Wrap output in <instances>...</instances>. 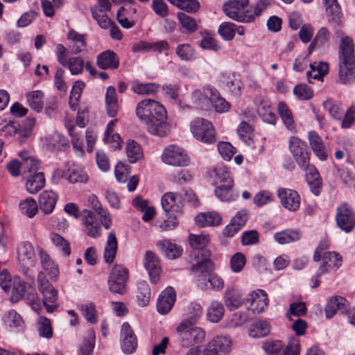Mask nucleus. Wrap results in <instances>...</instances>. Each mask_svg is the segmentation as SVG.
<instances>
[{"mask_svg":"<svg viewBox=\"0 0 355 355\" xmlns=\"http://www.w3.org/2000/svg\"><path fill=\"white\" fill-rule=\"evenodd\" d=\"M335 218L337 226L346 233L350 232L355 225L354 213L347 203L337 207Z\"/></svg>","mask_w":355,"mask_h":355,"instance_id":"9","label":"nucleus"},{"mask_svg":"<svg viewBox=\"0 0 355 355\" xmlns=\"http://www.w3.org/2000/svg\"><path fill=\"white\" fill-rule=\"evenodd\" d=\"M89 202L92 207V211L95 212L99 218H102V223L105 229L108 230L112 225V217L108 211L104 209L101 202L98 201L97 197L94 195H92L89 197Z\"/></svg>","mask_w":355,"mask_h":355,"instance_id":"26","label":"nucleus"},{"mask_svg":"<svg viewBox=\"0 0 355 355\" xmlns=\"http://www.w3.org/2000/svg\"><path fill=\"white\" fill-rule=\"evenodd\" d=\"M128 275V270L125 268L119 265L114 266L108 279L110 291L114 293L123 294Z\"/></svg>","mask_w":355,"mask_h":355,"instance_id":"10","label":"nucleus"},{"mask_svg":"<svg viewBox=\"0 0 355 355\" xmlns=\"http://www.w3.org/2000/svg\"><path fill=\"white\" fill-rule=\"evenodd\" d=\"M171 4L177 6L178 8L185 10L188 12H196L199 7V3L197 0H167Z\"/></svg>","mask_w":355,"mask_h":355,"instance_id":"57","label":"nucleus"},{"mask_svg":"<svg viewBox=\"0 0 355 355\" xmlns=\"http://www.w3.org/2000/svg\"><path fill=\"white\" fill-rule=\"evenodd\" d=\"M270 330V327L266 321H258L252 325L249 330V336L254 338L266 336Z\"/></svg>","mask_w":355,"mask_h":355,"instance_id":"50","label":"nucleus"},{"mask_svg":"<svg viewBox=\"0 0 355 355\" xmlns=\"http://www.w3.org/2000/svg\"><path fill=\"white\" fill-rule=\"evenodd\" d=\"M84 231L89 237L97 238L102 234V218H99L95 212L87 209L83 210Z\"/></svg>","mask_w":355,"mask_h":355,"instance_id":"12","label":"nucleus"},{"mask_svg":"<svg viewBox=\"0 0 355 355\" xmlns=\"http://www.w3.org/2000/svg\"><path fill=\"white\" fill-rule=\"evenodd\" d=\"M216 131L211 121L201 119V142L211 144L216 142Z\"/></svg>","mask_w":355,"mask_h":355,"instance_id":"37","label":"nucleus"},{"mask_svg":"<svg viewBox=\"0 0 355 355\" xmlns=\"http://www.w3.org/2000/svg\"><path fill=\"white\" fill-rule=\"evenodd\" d=\"M278 113L288 130H292L295 128V122L287 105L284 102H279L277 105Z\"/></svg>","mask_w":355,"mask_h":355,"instance_id":"47","label":"nucleus"},{"mask_svg":"<svg viewBox=\"0 0 355 355\" xmlns=\"http://www.w3.org/2000/svg\"><path fill=\"white\" fill-rule=\"evenodd\" d=\"M45 185L44 173L39 172L31 175L26 182V191L31 194H35L41 190Z\"/></svg>","mask_w":355,"mask_h":355,"instance_id":"39","label":"nucleus"},{"mask_svg":"<svg viewBox=\"0 0 355 355\" xmlns=\"http://www.w3.org/2000/svg\"><path fill=\"white\" fill-rule=\"evenodd\" d=\"M28 105L37 112H40L44 106V93L40 90L31 92L26 94Z\"/></svg>","mask_w":355,"mask_h":355,"instance_id":"44","label":"nucleus"},{"mask_svg":"<svg viewBox=\"0 0 355 355\" xmlns=\"http://www.w3.org/2000/svg\"><path fill=\"white\" fill-rule=\"evenodd\" d=\"M289 150L300 168H304L311 165V153L308 150L307 146L304 141L296 137H291L289 140Z\"/></svg>","mask_w":355,"mask_h":355,"instance_id":"7","label":"nucleus"},{"mask_svg":"<svg viewBox=\"0 0 355 355\" xmlns=\"http://www.w3.org/2000/svg\"><path fill=\"white\" fill-rule=\"evenodd\" d=\"M125 150L127 157L130 163H136L143 157V152L141 146L135 141H128Z\"/></svg>","mask_w":355,"mask_h":355,"instance_id":"48","label":"nucleus"},{"mask_svg":"<svg viewBox=\"0 0 355 355\" xmlns=\"http://www.w3.org/2000/svg\"><path fill=\"white\" fill-rule=\"evenodd\" d=\"M259 292L261 293L262 296L263 297V300H259L258 294L257 293H252L250 294V298L248 299V300H251V306L252 311L253 312H261L264 310V309L268 305V300L266 297V293L264 291L260 290Z\"/></svg>","mask_w":355,"mask_h":355,"instance_id":"55","label":"nucleus"},{"mask_svg":"<svg viewBox=\"0 0 355 355\" xmlns=\"http://www.w3.org/2000/svg\"><path fill=\"white\" fill-rule=\"evenodd\" d=\"M237 133L240 139L248 146L253 143V128L246 121H242L237 128Z\"/></svg>","mask_w":355,"mask_h":355,"instance_id":"49","label":"nucleus"},{"mask_svg":"<svg viewBox=\"0 0 355 355\" xmlns=\"http://www.w3.org/2000/svg\"><path fill=\"white\" fill-rule=\"evenodd\" d=\"M218 94L219 92L216 88L210 85L205 86L201 92V110L211 112V105Z\"/></svg>","mask_w":355,"mask_h":355,"instance_id":"33","label":"nucleus"},{"mask_svg":"<svg viewBox=\"0 0 355 355\" xmlns=\"http://www.w3.org/2000/svg\"><path fill=\"white\" fill-rule=\"evenodd\" d=\"M210 254L209 250H201V278L215 272V264L209 259Z\"/></svg>","mask_w":355,"mask_h":355,"instance_id":"54","label":"nucleus"},{"mask_svg":"<svg viewBox=\"0 0 355 355\" xmlns=\"http://www.w3.org/2000/svg\"><path fill=\"white\" fill-rule=\"evenodd\" d=\"M338 58L340 83L348 84L353 82L355 78L354 44L349 36H343L340 40Z\"/></svg>","mask_w":355,"mask_h":355,"instance_id":"3","label":"nucleus"},{"mask_svg":"<svg viewBox=\"0 0 355 355\" xmlns=\"http://www.w3.org/2000/svg\"><path fill=\"white\" fill-rule=\"evenodd\" d=\"M66 177L71 183H85L89 178L87 174L80 168L74 166L69 169V173L64 174V171L60 169H56L53 172L52 179L54 182H58L61 178Z\"/></svg>","mask_w":355,"mask_h":355,"instance_id":"18","label":"nucleus"},{"mask_svg":"<svg viewBox=\"0 0 355 355\" xmlns=\"http://www.w3.org/2000/svg\"><path fill=\"white\" fill-rule=\"evenodd\" d=\"M224 313L225 308L223 304L217 300H214L207 308V319L211 322L218 323L222 320Z\"/></svg>","mask_w":355,"mask_h":355,"instance_id":"38","label":"nucleus"},{"mask_svg":"<svg viewBox=\"0 0 355 355\" xmlns=\"http://www.w3.org/2000/svg\"><path fill=\"white\" fill-rule=\"evenodd\" d=\"M187 317L178 325L176 331L180 334L181 345L189 349L187 355H200L199 335L200 304L191 303L187 308Z\"/></svg>","mask_w":355,"mask_h":355,"instance_id":"2","label":"nucleus"},{"mask_svg":"<svg viewBox=\"0 0 355 355\" xmlns=\"http://www.w3.org/2000/svg\"><path fill=\"white\" fill-rule=\"evenodd\" d=\"M324 108L330 115L336 120H341L344 114V110L340 105L335 103L331 100H327L323 103Z\"/></svg>","mask_w":355,"mask_h":355,"instance_id":"58","label":"nucleus"},{"mask_svg":"<svg viewBox=\"0 0 355 355\" xmlns=\"http://www.w3.org/2000/svg\"><path fill=\"white\" fill-rule=\"evenodd\" d=\"M58 200V195L52 190H45L39 197L40 208L45 214H50L53 211L56 202Z\"/></svg>","mask_w":355,"mask_h":355,"instance_id":"27","label":"nucleus"},{"mask_svg":"<svg viewBox=\"0 0 355 355\" xmlns=\"http://www.w3.org/2000/svg\"><path fill=\"white\" fill-rule=\"evenodd\" d=\"M309 66L311 71L306 72V77L309 83H311V79L322 80L329 70V64L327 62L311 63Z\"/></svg>","mask_w":355,"mask_h":355,"instance_id":"41","label":"nucleus"},{"mask_svg":"<svg viewBox=\"0 0 355 355\" xmlns=\"http://www.w3.org/2000/svg\"><path fill=\"white\" fill-rule=\"evenodd\" d=\"M231 349V340L227 336H219L214 338L203 352V355H220L228 354Z\"/></svg>","mask_w":355,"mask_h":355,"instance_id":"16","label":"nucleus"},{"mask_svg":"<svg viewBox=\"0 0 355 355\" xmlns=\"http://www.w3.org/2000/svg\"><path fill=\"white\" fill-rule=\"evenodd\" d=\"M300 238L301 234L297 230H285L277 232L274 236L275 241L282 245L299 241Z\"/></svg>","mask_w":355,"mask_h":355,"instance_id":"42","label":"nucleus"},{"mask_svg":"<svg viewBox=\"0 0 355 355\" xmlns=\"http://www.w3.org/2000/svg\"><path fill=\"white\" fill-rule=\"evenodd\" d=\"M218 150L221 157L226 161H230L236 153V148L229 142H219Z\"/></svg>","mask_w":355,"mask_h":355,"instance_id":"62","label":"nucleus"},{"mask_svg":"<svg viewBox=\"0 0 355 355\" xmlns=\"http://www.w3.org/2000/svg\"><path fill=\"white\" fill-rule=\"evenodd\" d=\"M83 316L87 322L95 324L97 322V311L93 302H86L80 306Z\"/></svg>","mask_w":355,"mask_h":355,"instance_id":"56","label":"nucleus"},{"mask_svg":"<svg viewBox=\"0 0 355 355\" xmlns=\"http://www.w3.org/2000/svg\"><path fill=\"white\" fill-rule=\"evenodd\" d=\"M175 291L173 288L171 286L167 287L161 293L158 297L157 303V311L162 315L168 313L175 303Z\"/></svg>","mask_w":355,"mask_h":355,"instance_id":"20","label":"nucleus"},{"mask_svg":"<svg viewBox=\"0 0 355 355\" xmlns=\"http://www.w3.org/2000/svg\"><path fill=\"white\" fill-rule=\"evenodd\" d=\"M70 41L69 48L73 54L77 55L87 51L86 35L71 29L67 36Z\"/></svg>","mask_w":355,"mask_h":355,"instance_id":"24","label":"nucleus"},{"mask_svg":"<svg viewBox=\"0 0 355 355\" xmlns=\"http://www.w3.org/2000/svg\"><path fill=\"white\" fill-rule=\"evenodd\" d=\"M162 161L174 166H186L189 164V158L185 150L178 146L172 144L167 146L162 153Z\"/></svg>","mask_w":355,"mask_h":355,"instance_id":"8","label":"nucleus"},{"mask_svg":"<svg viewBox=\"0 0 355 355\" xmlns=\"http://www.w3.org/2000/svg\"><path fill=\"white\" fill-rule=\"evenodd\" d=\"M162 207L166 213L174 212L181 214L183 207L182 196L176 193L168 192L165 193L161 200Z\"/></svg>","mask_w":355,"mask_h":355,"instance_id":"19","label":"nucleus"},{"mask_svg":"<svg viewBox=\"0 0 355 355\" xmlns=\"http://www.w3.org/2000/svg\"><path fill=\"white\" fill-rule=\"evenodd\" d=\"M144 265L149 275L151 282L153 284L157 283L159 280L162 268L159 260L153 252L150 250L146 252Z\"/></svg>","mask_w":355,"mask_h":355,"instance_id":"17","label":"nucleus"},{"mask_svg":"<svg viewBox=\"0 0 355 355\" xmlns=\"http://www.w3.org/2000/svg\"><path fill=\"white\" fill-rule=\"evenodd\" d=\"M40 259L43 269L47 272L51 279L55 280L59 274L57 265L50 259L46 253L42 251L40 252Z\"/></svg>","mask_w":355,"mask_h":355,"instance_id":"45","label":"nucleus"},{"mask_svg":"<svg viewBox=\"0 0 355 355\" xmlns=\"http://www.w3.org/2000/svg\"><path fill=\"white\" fill-rule=\"evenodd\" d=\"M326 15L330 23L338 25L341 21V10L337 0H322Z\"/></svg>","mask_w":355,"mask_h":355,"instance_id":"32","label":"nucleus"},{"mask_svg":"<svg viewBox=\"0 0 355 355\" xmlns=\"http://www.w3.org/2000/svg\"><path fill=\"white\" fill-rule=\"evenodd\" d=\"M96 336L94 331L89 330L80 346V352L82 355H92L95 346Z\"/></svg>","mask_w":355,"mask_h":355,"instance_id":"53","label":"nucleus"},{"mask_svg":"<svg viewBox=\"0 0 355 355\" xmlns=\"http://www.w3.org/2000/svg\"><path fill=\"white\" fill-rule=\"evenodd\" d=\"M138 293L137 297L138 299L139 305L141 306H146L150 298V289L146 282L142 281L138 283Z\"/></svg>","mask_w":355,"mask_h":355,"instance_id":"52","label":"nucleus"},{"mask_svg":"<svg viewBox=\"0 0 355 355\" xmlns=\"http://www.w3.org/2000/svg\"><path fill=\"white\" fill-rule=\"evenodd\" d=\"M68 146L66 138L59 132H55L48 138L47 146L51 151H60Z\"/></svg>","mask_w":355,"mask_h":355,"instance_id":"46","label":"nucleus"},{"mask_svg":"<svg viewBox=\"0 0 355 355\" xmlns=\"http://www.w3.org/2000/svg\"><path fill=\"white\" fill-rule=\"evenodd\" d=\"M205 179L213 185L234 182L231 171L224 165H218L209 169L206 173Z\"/></svg>","mask_w":355,"mask_h":355,"instance_id":"13","label":"nucleus"},{"mask_svg":"<svg viewBox=\"0 0 355 355\" xmlns=\"http://www.w3.org/2000/svg\"><path fill=\"white\" fill-rule=\"evenodd\" d=\"M24 275L26 277L27 283H25L19 277H14V282L10 290L12 291L10 300L12 302H17L25 298L32 308L37 311L40 306V299L33 287L35 278L29 273Z\"/></svg>","mask_w":355,"mask_h":355,"instance_id":"4","label":"nucleus"},{"mask_svg":"<svg viewBox=\"0 0 355 355\" xmlns=\"http://www.w3.org/2000/svg\"><path fill=\"white\" fill-rule=\"evenodd\" d=\"M225 286L223 279L216 272L206 275L201 278V288L205 291H220Z\"/></svg>","mask_w":355,"mask_h":355,"instance_id":"29","label":"nucleus"},{"mask_svg":"<svg viewBox=\"0 0 355 355\" xmlns=\"http://www.w3.org/2000/svg\"><path fill=\"white\" fill-rule=\"evenodd\" d=\"M348 304L346 299L340 296H335L329 300L325 307L326 317L332 318L338 311L341 313L347 311Z\"/></svg>","mask_w":355,"mask_h":355,"instance_id":"31","label":"nucleus"},{"mask_svg":"<svg viewBox=\"0 0 355 355\" xmlns=\"http://www.w3.org/2000/svg\"><path fill=\"white\" fill-rule=\"evenodd\" d=\"M236 31V25L232 22H223L219 27L218 32L220 35L227 41L232 40Z\"/></svg>","mask_w":355,"mask_h":355,"instance_id":"59","label":"nucleus"},{"mask_svg":"<svg viewBox=\"0 0 355 355\" xmlns=\"http://www.w3.org/2000/svg\"><path fill=\"white\" fill-rule=\"evenodd\" d=\"M223 11L229 18L240 22H251L254 19L249 0H228L223 6Z\"/></svg>","mask_w":355,"mask_h":355,"instance_id":"5","label":"nucleus"},{"mask_svg":"<svg viewBox=\"0 0 355 355\" xmlns=\"http://www.w3.org/2000/svg\"><path fill=\"white\" fill-rule=\"evenodd\" d=\"M224 302L226 307L230 311H233L244 303V299L238 289L228 286L224 293Z\"/></svg>","mask_w":355,"mask_h":355,"instance_id":"25","label":"nucleus"},{"mask_svg":"<svg viewBox=\"0 0 355 355\" xmlns=\"http://www.w3.org/2000/svg\"><path fill=\"white\" fill-rule=\"evenodd\" d=\"M38 288L43 295V304L46 311L53 312L58 308V291L49 283L44 272H40L37 277Z\"/></svg>","mask_w":355,"mask_h":355,"instance_id":"6","label":"nucleus"},{"mask_svg":"<svg viewBox=\"0 0 355 355\" xmlns=\"http://www.w3.org/2000/svg\"><path fill=\"white\" fill-rule=\"evenodd\" d=\"M96 64L101 69H116L119 66V59L113 51L107 50L97 56Z\"/></svg>","mask_w":355,"mask_h":355,"instance_id":"23","label":"nucleus"},{"mask_svg":"<svg viewBox=\"0 0 355 355\" xmlns=\"http://www.w3.org/2000/svg\"><path fill=\"white\" fill-rule=\"evenodd\" d=\"M278 197L281 203L286 209L290 211L297 210L300 205V198L297 191L288 189H279Z\"/></svg>","mask_w":355,"mask_h":355,"instance_id":"21","label":"nucleus"},{"mask_svg":"<svg viewBox=\"0 0 355 355\" xmlns=\"http://www.w3.org/2000/svg\"><path fill=\"white\" fill-rule=\"evenodd\" d=\"M67 130L71 138V143L76 153L78 156L83 157L85 154V151L82 132L77 129L76 125L68 126Z\"/></svg>","mask_w":355,"mask_h":355,"instance_id":"35","label":"nucleus"},{"mask_svg":"<svg viewBox=\"0 0 355 355\" xmlns=\"http://www.w3.org/2000/svg\"><path fill=\"white\" fill-rule=\"evenodd\" d=\"M311 148L315 155L321 161H326L328 158V152L323 144L322 138L315 131H310L308 135Z\"/></svg>","mask_w":355,"mask_h":355,"instance_id":"22","label":"nucleus"},{"mask_svg":"<svg viewBox=\"0 0 355 355\" xmlns=\"http://www.w3.org/2000/svg\"><path fill=\"white\" fill-rule=\"evenodd\" d=\"M117 246L116 234L114 232H110L108 234L103 254L106 263H111L113 262L116 257Z\"/></svg>","mask_w":355,"mask_h":355,"instance_id":"40","label":"nucleus"},{"mask_svg":"<svg viewBox=\"0 0 355 355\" xmlns=\"http://www.w3.org/2000/svg\"><path fill=\"white\" fill-rule=\"evenodd\" d=\"M19 209L21 214L32 218L38 211V205L33 198L29 197L20 201Z\"/></svg>","mask_w":355,"mask_h":355,"instance_id":"43","label":"nucleus"},{"mask_svg":"<svg viewBox=\"0 0 355 355\" xmlns=\"http://www.w3.org/2000/svg\"><path fill=\"white\" fill-rule=\"evenodd\" d=\"M341 261L342 257L339 254L334 252H325L322 257V262L317 273V277L327 272L330 268L338 269L341 265Z\"/></svg>","mask_w":355,"mask_h":355,"instance_id":"30","label":"nucleus"},{"mask_svg":"<svg viewBox=\"0 0 355 355\" xmlns=\"http://www.w3.org/2000/svg\"><path fill=\"white\" fill-rule=\"evenodd\" d=\"M18 156L21 159L22 172L24 173H35L40 168V162L34 156H32L29 152H19Z\"/></svg>","mask_w":355,"mask_h":355,"instance_id":"34","label":"nucleus"},{"mask_svg":"<svg viewBox=\"0 0 355 355\" xmlns=\"http://www.w3.org/2000/svg\"><path fill=\"white\" fill-rule=\"evenodd\" d=\"M17 261L20 270L24 275L28 273V269L35 266V254L33 245L29 242L21 243L17 248Z\"/></svg>","mask_w":355,"mask_h":355,"instance_id":"11","label":"nucleus"},{"mask_svg":"<svg viewBox=\"0 0 355 355\" xmlns=\"http://www.w3.org/2000/svg\"><path fill=\"white\" fill-rule=\"evenodd\" d=\"M157 246L169 259H175L180 257L183 252V249L180 245L166 239L159 241L157 243Z\"/></svg>","mask_w":355,"mask_h":355,"instance_id":"28","label":"nucleus"},{"mask_svg":"<svg viewBox=\"0 0 355 355\" xmlns=\"http://www.w3.org/2000/svg\"><path fill=\"white\" fill-rule=\"evenodd\" d=\"M246 263L245 255L241 252L235 253L230 259L231 269L234 272H239Z\"/></svg>","mask_w":355,"mask_h":355,"instance_id":"63","label":"nucleus"},{"mask_svg":"<svg viewBox=\"0 0 355 355\" xmlns=\"http://www.w3.org/2000/svg\"><path fill=\"white\" fill-rule=\"evenodd\" d=\"M176 54L182 60H190L196 57L194 49L188 44L178 45L176 47Z\"/></svg>","mask_w":355,"mask_h":355,"instance_id":"60","label":"nucleus"},{"mask_svg":"<svg viewBox=\"0 0 355 355\" xmlns=\"http://www.w3.org/2000/svg\"><path fill=\"white\" fill-rule=\"evenodd\" d=\"M84 64V60L81 57H70L66 67L69 69L72 75H78L83 72Z\"/></svg>","mask_w":355,"mask_h":355,"instance_id":"61","label":"nucleus"},{"mask_svg":"<svg viewBox=\"0 0 355 355\" xmlns=\"http://www.w3.org/2000/svg\"><path fill=\"white\" fill-rule=\"evenodd\" d=\"M221 222L222 216L217 211L201 212V227H216Z\"/></svg>","mask_w":355,"mask_h":355,"instance_id":"51","label":"nucleus"},{"mask_svg":"<svg viewBox=\"0 0 355 355\" xmlns=\"http://www.w3.org/2000/svg\"><path fill=\"white\" fill-rule=\"evenodd\" d=\"M5 323L10 327H17L21 325L23 320L21 315L15 310L8 311L3 317Z\"/></svg>","mask_w":355,"mask_h":355,"instance_id":"64","label":"nucleus"},{"mask_svg":"<svg viewBox=\"0 0 355 355\" xmlns=\"http://www.w3.org/2000/svg\"><path fill=\"white\" fill-rule=\"evenodd\" d=\"M216 197L223 202H230L236 199V196L234 194V182L220 184L214 189Z\"/></svg>","mask_w":355,"mask_h":355,"instance_id":"36","label":"nucleus"},{"mask_svg":"<svg viewBox=\"0 0 355 355\" xmlns=\"http://www.w3.org/2000/svg\"><path fill=\"white\" fill-rule=\"evenodd\" d=\"M136 115L147 125L148 132L158 137H165L170 130L167 121L166 111L158 101L145 99L140 101L136 107Z\"/></svg>","mask_w":355,"mask_h":355,"instance_id":"1","label":"nucleus"},{"mask_svg":"<svg viewBox=\"0 0 355 355\" xmlns=\"http://www.w3.org/2000/svg\"><path fill=\"white\" fill-rule=\"evenodd\" d=\"M121 347L125 354H132L137 347V339L133 329L128 322H123L121 325Z\"/></svg>","mask_w":355,"mask_h":355,"instance_id":"15","label":"nucleus"},{"mask_svg":"<svg viewBox=\"0 0 355 355\" xmlns=\"http://www.w3.org/2000/svg\"><path fill=\"white\" fill-rule=\"evenodd\" d=\"M188 240L189 248L187 260L191 264V273H197L200 271V236L190 234Z\"/></svg>","mask_w":355,"mask_h":355,"instance_id":"14","label":"nucleus"}]
</instances>
